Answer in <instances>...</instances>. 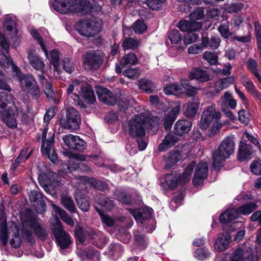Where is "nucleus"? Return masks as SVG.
<instances>
[{
  "mask_svg": "<svg viewBox=\"0 0 261 261\" xmlns=\"http://www.w3.org/2000/svg\"><path fill=\"white\" fill-rule=\"evenodd\" d=\"M138 59L134 53H129L124 56L120 61V64L123 66L133 65L137 64Z\"/></svg>",
  "mask_w": 261,
  "mask_h": 261,
  "instance_id": "a19ab883",
  "label": "nucleus"
},
{
  "mask_svg": "<svg viewBox=\"0 0 261 261\" xmlns=\"http://www.w3.org/2000/svg\"><path fill=\"white\" fill-rule=\"evenodd\" d=\"M199 105L200 100L197 97H195L189 101L185 112V115L189 118L194 117L199 109Z\"/></svg>",
  "mask_w": 261,
  "mask_h": 261,
  "instance_id": "aec40b11",
  "label": "nucleus"
},
{
  "mask_svg": "<svg viewBox=\"0 0 261 261\" xmlns=\"http://www.w3.org/2000/svg\"><path fill=\"white\" fill-rule=\"evenodd\" d=\"M76 200L79 208L83 211L87 212L89 210V203L87 199L76 197Z\"/></svg>",
  "mask_w": 261,
  "mask_h": 261,
  "instance_id": "774afa93",
  "label": "nucleus"
},
{
  "mask_svg": "<svg viewBox=\"0 0 261 261\" xmlns=\"http://www.w3.org/2000/svg\"><path fill=\"white\" fill-rule=\"evenodd\" d=\"M123 74L124 76L128 77L129 79H135L138 77L140 74V71L137 68H129L125 70Z\"/></svg>",
  "mask_w": 261,
  "mask_h": 261,
  "instance_id": "13d9d810",
  "label": "nucleus"
},
{
  "mask_svg": "<svg viewBox=\"0 0 261 261\" xmlns=\"http://www.w3.org/2000/svg\"><path fill=\"white\" fill-rule=\"evenodd\" d=\"M31 226L36 235L39 239L44 240L47 238V233L46 229L41 226L38 223L32 222Z\"/></svg>",
  "mask_w": 261,
  "mask_h": 261,
  "instance_id": "4c0bfd02",
  "label": "nucleus"
},
{
  "mask_svg": "<svg viewBox=\"0 0 261 261\" xmlns=\"http://www.w3.org/2000/svg\"><path fill=\"white\" fill-rule=\"evenodd\" d=\"M203 58L211 65H216L218 62V57L215 53L205 51L203 54Z\"/></svg>",
  "mask_w": 261,
  "mask_h": 261,
  "instance_id": "3c124183",
  "label": "nucleus"
},
{
  "mask_svg": "<svg viewBox=\"0 0 261 261\" xmlns=\"http://www.w3.org/2000/svg\"><path fill=\"white\" fill-rule=\"evenodd\" d=\"M98 203L106 211H110L114 207L113 201L108 198H104L99 199Z\"/></svg>",
  "mask_w": 261,
  "mask_h": 261,
  "instance_id": "6e6d98bb",
  "label": "nucleus"
},
{
  "mask_svg": "<svg viewBox=\"0 0 261 261\" xmlns=\"http://www.w3.org/2000/svg\"><path fill=\"white\" fill-rule=\"evenodd\" d=\"M66 120L61 122L62 126L66 129L75 130L79 128L81 119L79 113L71 107L66 111Z\"/></svg>",
  "mask_w": 261,
  "mask_h": 261,
  "instance_id": "1a4fd4ad",
  "label": "nucleus"
},
{
  "mask_svg": "<svg viewBox=\"0 0 261 261\" xmlns=\"http://www.w3.org/2000/svg\"><path fill=\"white\" fill-rule=\"evenodd\" d=\"M0 227L1 233L0 239L4 245H6L8 242V236L6 229V218L4 213L0 212Z\"/></svg>",
  "mask_w": 261,
  "mask_h": 261,
  "instance_id": "c85d7f7f",
  "label": "nucleus"
},
{
  "mask_svg": "<svg viewBox=\"0 0 261 261\" xmlns=\"http://www.w3.org/2000/svg\"><path fill=\"white\" fill-rule=\"evenodd\" d=\"M79 94H80L84 98L86 99L88 102L90 103H93L95 101V97L94 92L87 83L86 86H83L82 89L80 91Z\"/></svg>",
  "mask_w": 261,
  "mask_h": 261,
  "instance_id": "473e14b6",
  "label": "nucleus"
},
{
  "mask_svg": "<svg viewBox=\"0 0 261 261\" xmlns=\"http://www.w3.org/2000/svg\"><path fill=\"white\" fill-rule=\"evenodd\" d=\"M208 168L207 163L205 162L199 163L196 169L193 178V184L195 186L202 184L207 177Z\"/></svg>",
  "mask_w": 261,
  "mask_h": 261,
  "instance_id": "9d476101",
  "label": "nucleus"
},
{
  "mask_svg": "<svg viewBox=\"0 0 261 261\" xmlns=\"http://www.w3.org/2000/svg\"><path fill=\"white\" fill-rule=\"evenodd\" d=\"M239 216L237 209L231 208L226 210L219 217V220L222 223H227L233 220Z\"/></svg>",
  "mask_w": 261,
  "mask_h": 261,
  "instance_id": "c756f323",
  "label": "nucleus"
},
{
  "mask_svg": "<svg viewBox=\"0 0 261 261\" xmlns=\"http://www.w3.org/2000/svg\"><path fill=\"white\" fill-rule=\"evenodd\" d=\"M51 206L53 210L59 215L60 218L65 223L70 226H73L74 225V221L64 210L54 204H52Z\"/></svg>",
  "mask_w": 261,
  "mask_h": 261,
  "instance_id": "cd10ccee",
  "label": "nucleus"
},
{
  "mask_svg": "<svg viewBox=\"0 0 261 261\" xmlns=\"http://www.w3.org/2000/svg\"><path fill=\"white\" fill-rule=\"evenodd\" d=\"M86 86V82H81L79 80H74L72 84L69 85L67 89V93L68 94H71L74 90L77 91V93L83 88V86Z\"/></svg>",
  "mask_w": 261,
  "mask_h": 261,
  "instance_id": "a18cd8bd",
  "label": "nucleus"
},
{
  "mask_svg": "<svg viewBox=\"0 0 261 261\" xmlns=\"http://www.w3.org/2000/svg\"><path fill=\"white\" fill-rule=\"evenodd\" d=\"M52 7L62 14L80 13L91 8V3L86 0H54Z\"/></svg>",
  "mask_w": 261,
  "mask_h": 261,
  "instance_id": "f03ea898",
  "label": "nucleus"
},
{
  "mask_svg": "<svg viewBox=\"0 0 261 261\" xmlns=\"http://www.w3.org/2000/svg\"><path fill=\"white\" fill-rule=\"evenodd\" d=\"M251 171L254 174L258 175L261 174V161L255 160L250 165Z\"/></svg>",
  "mask_w": 261,
  "mask_h": 261,
  "instance_id": "680f3d73",
  "label": "nucleus"
},
{
  "mask_svg": "<svg viewBox=\"0 0 261 261\" xmlns=\"http://www.w3.org/2000/svg\"><path fill=\"white\" fill-rule=\"evenodd\" d=\"M164 92L167 95H176L180 93H184L181 86H179L176 84H170L166 86L164 88Z\"/></svg>",
  "mask_w": 261,
  "mask_h": 261,
  "instance_id": "58836bf2",
  "label": "nucleus"
},
{
  "mask_svg": "<svg viewBox=\"0 0 261 261\" xmlns=\"http://www.w3.org/2000/svg\"><path fill=\"white\" fill-rule=\"evenodd\" d=\"M234 143L232 138L227 137L213 153V167L218 169L221 163L228 158L234 152Z\"/></svg>",
  "mask_w": 261,
  "mask_h": 261,
  "instance_id": "20e7f679",
  "label": "nucleus"
},
{
  "mask_svg": "<svg viewBox=\"0 0 261 261\" xmlns=\"http://www.w3.org/2000/svg\"><path fill=\"white\" fill-rule=\"evenodd\" d=\"M189 77L191 80H197L201 82H207L210 80V75L207 71L202 68H193L189 73Z\"/></svg>",
  "mask_w": 261,
  "mask_h": 261,
  "instance_id": "2eb2a0df",
  "label": "nucleus"
},
{
  "mask_svg": "<svg viewBox=\"0 0 261 261\" xmlns=\"http://www.w3.org/2000/svg\"><path fill=\"white\" fill-rule=\"evenodd\" d=\"M177 27L182 32L197 31L202 27L201 23L199 22L182 20L178 22Z\"/></svg>",
  "mask_w": 261,
  "mask_h": 261,
  "instance_id": "f3484780",
  "label": "nucleus"
},
{
  "mask_svg": "<svg viewBox=\"0 0 261 261\" xmlns=\"http://www.w3.org/2000/svg\"><path fill=\"white\" fill-rule=\"evenodd\" d=\"M29 198L31 202L37 203L40 202L42 207L44 208L45 206V202L42 199V195L40 192L36 191H31Z\"/></svg>",
  "mask_w": 261,
  "mask_h": 261,
  "instance_id": "49530a36",
  "label": "nucleus"
},
{
  "mask_svg": "<svg viewBox=\"0 0 261 261\" xmlns=\"http://www.w3.org/2000/svg\"><path fill=\"white\" fill-rule=\"evenodd\" d=\"M180 111V106L179 103H175V106L172 108L171 111L166 114L164 116V127L166 130L170 129L171 126L179 114Z\"/></svg>",
  "mask_w": 261,
  "mask_h": 261,
  "instance_id": "ddd939ff",
  "label": "nucleus"
},
{
  "mask_svg": "<svg viewBox=\"0 0 261 261\" xmlns=\"http://www.w3.org/2000/svg\"><path fill=\"white\" fill-rule=\"evenodd\" d=\"M54 134L50 133L46 140H42L41 145V152L43 154H48L54 150Z\"/></svg>",
  "mask_w": 261,
  "mask_h": 261,
  "instance_id": "7c9ffc66",
  "label": "nucleus"
},
{
  "mask_svg": "<svg viewBox=\"0 0 261 261\" xmlns=\"http://www.w3.org/2000/svg\"><path fill=\"white\" fill-rule=\"evenodd\" d=\"M168 38L171 43H178L181 40V34L176 30L170 31L168 32Z\"/></svg>",
  "mask_w": 261,
  "mask_h": 261,
  "instance_id": "864d4df0",
  "label": "nucleus"
},
{
  "mask_svg": "<svg viewBox=\"0 0 261 261\" xmlns=\"http://www.w3.org/2000/svg\"><path fill=\"white\" fill-rule=\"evenodd\" d=\"M257 206L254 202H247L237 208L239 215H249L251 214L254 210L256 209Z\"/></svg>",
  "mask_w": 261,
  "mask_h": 261,
  "instance_id": "c9c22d12",
  "label": "nucleus"
},
{
  "mask_svg": "<svg viewBox=\"0 0 261 261\" xmlns=\"http://www.w3.org/2000/svg\"><path fill=\"white\" fill-rule=\"evenodd\" d=\"M0 64L6 67H9L10 65L12 66V69H13V66L15 65L13 64L11 58L7 57L4 54L0 53Z\"/></svg>",
  "mask_w": 261,
  "mask_h": 261,
  "instance_id": "0e129e2a",
  "label": "nucleus"
},
{
  "mask_svg": "<svg viewBox=\"0 0 261 261\" xmlns=\"http://www.w3.org/2000/svg\"><path fill=\"white\" fill-rule=\"evenodd\" d=\"M179 175L176 172H172L170 174L166 175L165 177V183L167 186L171 189L176 188L178 182Z\"/></svg>",
  "mask_w": 261,
  "mask_h": 261,
  "instance_id": "f704fd0d",
  "label": "nucleus"
},
{
  "mask_svg": "<svg viewBox=\"0 0 261 261\" xmlns=\"http://www.w3.org/2000/svg\"><path fill=\"white\" fill-rule=\"evenodd\" d=\"M27 151L22 150L18 156L16 158L15 162L12 165L11 169L12 170H15V169L19 166V164L23 161L26 160L30 155L31 152L26 156Z\"/></svg>",
  "mask_w": 261,
  "mask_h": 261,
  "instance_id": "603ef678",
  "label": "nucleus"
},
{
  "mask_svg": "<svg viewBox=\"0 0 261 261\" xmlns=\"http://www.w3.org/2000/svg\"><path fill=\"white\" fill-rule=\"evenodd\" d=\"M129 133L133 137H142L145 135V128L153 129L154 133L158 129V124L152 119L146 117L144 115L135 116L128 122Z\"/></svg>",
  "mask_w": 261,
  "mask_h": 261,
  "instance_id": "f257e3e1",
  "label": "nucleus"
},
{
  "mask_svg": "<svg viewBox=\"0 0 261 261\" xmlns=\"http://www.w3.org/2000/svg\"><path fill=\"white\" fill-rule=\"evenodd\" d=\"M97 211L98 212L99 214L101 217V220L102 222L107 226L109 227H112L114 225V220L108 215L104 214L101 212L97 209Z\"/></svg>",
  "mask_w": 261,
  "mask_h": 261,
  "instance_id": "052dcab7",
  "label": "nucleus"
},
{
  "mask_svg": "<svg viewBox=\"0 0 261 261\" xmlns=\"http://www.w3.org/2000/svg\"><path fill=\"white\" fill-rule=\"evenodd\" d=\"M13 71L18 77L22 88L27 91L34 98L37 99L40 95V91L33 76L30 74H22L19 68L16 65L13 66Z\"/></svg>",
  "mask_w": 261,
  "mask_h": 261,
  "instance_id": "39448f33",
  "label": "nucleus"
},
{
  "mask_svg": "<svg viewBox=\"0 0 261 261\" xmlns=\"http://www.w3.org/2000/svg\"><path fill=\"white\" fill-rule=\"evenodd\" d=\"M138 83L139 88L146 92L151 93L154 90V85L149 80L142 79Z\"/></svg>",
  "mask_w": 261,
  "mask_h": 261,
  "instance_id": "c03bdc74",
  "label": "nucleus"
},
{
  "mask_svg": "<svg viewBox=\"0 0 261 261\" xmlns=\"http://www.w3.org/2000/svg\"><path fill=\"white\" fill-rule=\"evenodd\" d=\"M130 213L137 221L143 223V220L150 217L152 213L151 208H140L130 211Z\"/></svg>",
  "mask_w": 261,
  "mask_h": 261,
  "instance_id": "5701e85b",
  "label": "nucleus"
},
{
  "mask_svg": "<svg viewBox=\"0 0 261 261\" xmlns=\"http://www.w3.org/2000/svg\"><path fill=\"white\" fill-rule=\"evenodd\" d=\"M192 123L185 120H179L174 125V133L177 135H182L188 133L191 129Z\"/></svg>",
  "mask_w": 261,
  "mask_h": 261,
  "instance_id": "a211bd4d",
  "label": "nucleus"
},
{
  "mask_svg": "<svg viewBox=\"0 0 261 261\" xmlns=\"http://www.w3.org/2000/svg\"><path fill=\"white\" fill-rule=\"evenodd\" d=\"M195 31H191L185 36L184 41L186 44L192 43L197 40L198 35L195 32Z\"/></svg>",
  "mask_w": 261,
  "mask_h": 261,
  "instance_id": "4d7b16f0",
  "label": "nucleus"
},
{
  "mask_svg": "<svg viewBox=\"0 0 261 261\" xmlns=\"http://www.w3.org/2000/svg\"><path fill=\"white\" fill-rule=\"evenodd\" d=\"M182 158L181 154L178 151L169 152L165 157L166 168H169L175 165Z\"/></svg>",
  "mask_w": 261,
  "mask_h": 261,
  "instance_id": "b1692460",
  "label": "nucleus"
},
{
  "mask_svg": "<svg viewBox=\"0 0 261 261\" xmlns=\"http://www.w3.org/2000/svg\"><path fill=\"white\" fill-rule=\"evenodd\" d=\"M11 227L13 231V237L10 241V244L13 247H19L21 245V239L18 227L16 224L13 223Z\"/></svg>",
  "mask_w": 261,
  "mask_h": 261,
  "instance_id": "e433bc0d",
  "label": "nucleus"
},
{
  "mask_svg": "<svg viewBox=\"0 0 261 261\" xmlns=\"http://www.w3.org/2000/svg\"><path fill=\"white\" fill-rule=\"evenodd\" d=\"M241 81L242 85L245 87L246 90L250 93L256 89L255 86L252 81L247 76L242 75L241 77Z\"/></svg>",
  "mask_w": 261,
  "mask_h": 261,
  "instance_id": "09e8293b",
  "label": "nucleus"
},
{
  "mask_svg": "<svg viewBox=\"0 0 261 261\" xmlns=\"http://www.w3.org/2000/svg\"><path fill=\"white\" fill-rule=\"evenodd\" d=\"M39 80L42 85L43 91L47 98L49 100H54L55 94L53 90L51 83L47 81L42 75H39Z\"/></svg>",
  "mask_w": 261,
  "mask_h": 261,
  "instance_id": "a878e982",
  "label": "nucleus"
},
{
  "mask_svg": "<svg viewBox=\"0 0 261 261\" xmlns=\"http://www.w3.org/2000/svg\"><path fill=\"white\" fill-rule=\"evenodd\" d=\"M248 69L253 73L261 84V76L259 75L257 69V63L253 59H249L246 62Z\"/></svg>",
  "mask_w": 261,
  "mask_h": 261,
  "instance_id": "37998d69",
  "label": "nucleus"
},
{
  "mask_svg": "<svg viewBox=\"0 0 261 261\" xmlns=\"http://www.w3.org/2000/svg\"><path fill=\"white\" fill-rule=\"evenodd\" d=\"M254 257L249 248H238L230 258V261H254Z\"/></svg>",
  "mask_w": 261,
  "mask_h": 261,
  "instance_id": "f8f14e48",
  "label": "nucleus"
},
{
  "mask_svg": "<svg viewBox=\"0 0 261 261\" xmlns=\"http://www.w3.org/2000/svg\"><path fill=\"white\" fill-rule=\"evenodd\" d=\"M64 70L68 73H71L74 71L72 63L68 58H65L62 61Z\"/></svg>",
  "mask_w": 261,
  "mask_h": 261,
  "instance_id": "69168bd1",
  "label": "nucleus"
},
{
  "mask_svg": "<svg viewBox=\"0 0 261 261\" xmlns=\"http://www.w3.org/2000/svg\"><path fill=\"white\" fill-rule=\"evenodd\" d=\"M75 28L81 35L90 37L95 36L100 31L101 25L100 22L86 19L76 23Z\"/></svg>",
  "mask_w": 261,
  "mask_h": 261,
  "instance_id": "0eeeda50",
  "label": "nucleus"
},
{
  "mask_svg": "<svg viewBox=\"0 0 261 261\" xmlns=\"http://www.w3.org/2000/svg\"><path fill=\"white\" fill-rule=\"evenodd\" d=\"M210 254L209 251L204 248L197 249L194 253V256L199 260H203L206 258Z\"/></svg>",
  "mask_w": 261,
  "mask_h": 261,
  "instance_id": "e2e57ef3",
  "label": "nucleus"
},
{
  "mask_svg": "<svg viewBox=\"0 0 261 261\" xmlns=\"http://www.w3.org/2000/svg\"><path fill=\"white\" fill-rule=\"evenodd\" d=\"M50 62L54 67L55 71L54 75L58 76L59 73V61L60 53L57 50L53 49L50 52Z\"/></svg>",
  "mask_w": 261,
  "mask_h": 261,
  "instance_id": "72a5a7b5",
  "label": "nucleus"
},
{
  "mask_svg": "<svg viewBox=\"0 0 261 261\" xmlns=\"http://www.w3.org/2000/svg\"><path fill=\"white\" fill-rule=\"evenodd\" d=\"M61 203L71 213L75 212L76 207L73 199L66 193L61 194Z\"/></svg>",
  "mask_w": 261,
  "mask_h": 261,
  "instance_id": "2f4dec72",
  "label": "nucleus"
},
{
  "mask_svg": "<svg viewBox=\"0 0 261 261\" xmlns=\"http://www.w3.org/2000/svg\"><path fill=\"white\" fill-rule=\"evenodd\" d=\"M218 30L221 35L225 38H228L231 35L228 22L221 23Z\"/></svg>",
  "mask_w": 261,
  "mask_h": 261,
  "instance_id": "8fccbe9b",
  "label": "nucleus"
},
{
  "mask_svg": "<svg viewBox=\"0 0 261 261\" xmlns=\"http://www.w3.org/2000/svg\"><path fill=\"white\" fill-rule=\"evenodd\" d=\"M231 239L228 232L219 234L214 244L215 249L217 251H223L228 247L231 241Z\"/></svg>",
  "mask_w": 261,
  "mask_h": 261,
  "instance_id": "4468645a",
  "label": "nucleus"
},
{
  "mask_svg": "<svg viewBox=\"0 0 261 261\" xmlns=\"http://www.w3.org/2000/svg\"><path fill=\"white\" fill-rule=\"evenodd\" d=\"M221 114L216 111L215 105L206 107L202 112L199 121V127L202 130H206L214 120L220 119Z\"/></svg>",
  "mask_w": 261,
  "mask_h": 261,
  "instance_id": "6e6552de",
  "label": "nucleus"
},
{
  "mask_svg": "<svg viewBox=\"0 0 261 261\" xmlns=\"http://www.w3.org/2000/svg\"><path fill=\"white\" fill-rule=\"evenodd\" d=\"M226 103L232 109H234L237 106V101L232 97V95L230 92L227 91L224 93V95L222 97L219 101V103L223 111H225L226 108Z\"/></svg>",
  "mask_w": 261,
  "mask_h": 261,
  "instance_id": "393cba45",
  "label": "nucleus"
},
{
  "mask_svg": "<svg viewBox=\"0 0 261 261\" xmlns=\"http://www.w3.org/2000/svg\"><path fill=\"white\" fill-rule=\"evenodd\" d=\"M99 98L108 105H113L115 103V98L113 93L107 89L99 87L97 90Z\"/></svg>",
  "mask_w": 261,
  "mask_h": 261,
  "instance_id": "dca6fc26",
  "label": "nucleus"
},
{
  "mask_svg": "<svg viewBox=\"0 0 261 261\" xmlns=\"http://www.w3.org/2000/svg\"><path fill=\"white\" fill-rule=\"evenodd\" d=\"M31 34L32 37L38 42L40 44L41 49L44 51L45 56L48 58V54L46 47L44 44L42 38L40 36L38 31L36 30L33 29L31 31Z\"/></svg>",
  "mask_w": 261,
  "mask_h": 261,
  "instance_id": "de8ad7c7",
  "label": "nucleus"
},
{
  "mask_svg": "<svg viewBox=\"0 0 261 261\" xmlns=\"http://www.w3.org/2000/svg\"><path fill=\"white\" fill-rule=\"evenodd\" d=\"M11 99L9 94L4 92L0 93V116L9 128H13L17 127V121L13 110L8 107V103Z\"/></svg>",
  "mask_w": 261,
  "mask_h": 261,
  "instance_id": "7ed1b4c3",
  "label": "nucleus"
},
{
  "mask_svg": "<svg viewBox=\"0 0 261 261\" xmlns=\"http://www.w3.org/2000/svg\"><path fill=\"white\" fill-rule=\"evenodd\" d=\"M204 15L203 11L201 8H198L194 11L190 15L191 20L195 21L196 20L201 19Z\"/></svg>",
  "mask_w": 261,
  "mask_h": 261,
  "instance_id": "338daca9",
  "label": "nucleus"
},
{
  "mask_svg": "<svg viewBox=\"0 0 261 261\" xmlns=\"http://www.w3.org/2000/svg\"><path fill=\"white\" fill-rule=\"evenodd\" d=\"M196 166V163L192 162L189 164L186 168L184 172L182 173V176L180 177L179 180L183 182L186 183L188 181L193 171L194 168Z\"/></svg>",
  "mask_w": 261,
  "mask_h": 261,
  "instance_id": "79ce46f5",
  "label": "nucleus"
},
{
  "mask_svg": "<svg viewBox=\"0 0 261 261\" xmlns=\"http://www.w3.org/2000/svg\"><path fill=\"white\" fill-rule=\"evenodd\" d=\"M102 63L101 56L95 53H88L84 57V64L89 69H97Z\"/></svg>",
  "mask_w": 261,
  "mask_h": 261,
  "instance_id": "9b49d317",
  "label": "nucleus"
},
{
  "mask_svg": "<svg viewBox=\"0 0 261 261\" xmlns=\"http://www.w3.org/2000/svg\"><path fill=\"white\" fill-rule=\"evenodd\" d=\"M80 183L84 184H89L92 186L95 189L105 191L108 188V186L106 184L101 181H97L93 178H89L86 176H81L79 178Z\"/></svg>",
  "mask_w": 261,
  "mask_h": 261,
  "instance_id": "412c9836",
  "label": "nucleus"
},
{
  "mask_svg": "<svg viewBox=\"0 0 261 261\" xmlns=\"http://www.w3.org/2000/svg\"><path fill=\"white\" fill-rule=\"evenodd\" d=\"M178 141V138L171 134L167 135L160 145L159 149L161 151H164L169 148L171 147Z\"/></svg>",
  "mask_w": 261,
  "mask_h": 261,
  "instance_id": "bb28decb",
  "label": "nucleus"
},
{
  "mask_svg": "<svg viewBox=\"0 0 261 261\" xmlns=\"http://www.w3.org/2000/svg\"><path fill=\"white\" fill-rule=\"evenodd\" d=\"M50 223L51 230L59 246L63 249L67 248L71 243V237L64 230L59 218L54 216Z\"/></svg>",
  "mask_w": 261,
  "mask_h": 261,
  "instance_id": "423d86ee",
  "label": "nucleus"
},
{
  "mask_svg": "<svg viewBox=\"0 0 261 261\" xmlns=\"http://www.w3.org/2000/svg\"><path fill=\"white\" fill-rule=\"evenodd\" d=\"M253 150L251 146L243 142L240 144L239 159L241 161H248L250 159Z\"/></svg>",
  "mask_w": 261,
  "mask_h": 261,
  "instance_id": "4be33fe9",
  "label": "nucleus"
},
{
  "mask_svg": "<svg viewBox=\"0 0 261 261\" xmlns=\"http://www.w3.org/2000/svg\"><path fill=\"white\" fill-rule=\"evenodd\" d=\"M28 58L30 64L36 70L42 71L44 69V61L39 56L32 51H30L28 53Z\"/></svg>",
  "mask_w": 261,
  "mask_h": 261,
  "instance_id": "6ab92c4d",
  "label": "nucleus"
},
{
  "mask_svg": "<svg viewBox=\"0 0 261 261\" xmlns=\"http://www.w3.org/2000/svg\"><path fill=\"white\" fill-rule=\"evenodd\" d=\"M77 136H74L71 134H68L63 136V140L67 147L70 149H72L74 145L75 140H76V138H78Z\"/></svg>",
  "mask_w": 261,
  "mask_h": 261,
  "instance_id": "5fc2aeb1",
  "label": "nucleus"
},
{
  "mask_svg": "<svg viewBox=\"0 0 261 261\" xmlns=\"http://www.w3.org/2000/svg\"><path fill=\"white\" fill-rule=\"evenodd\" d=\"M133 29L137 34H142L147 30L146 24L142 21H137L133 24Z\"/></svg>",
  "mask_w": 261,
  "mask_h": 261,
  "instance_id": "bf43d9fd",
  "label": "nucleus"
},
{
  "mask_svg": "<svg viewBox=\"0 0 261 261\" xmlns=\"http://www.w3.org/2000/svg\"><path fill=\"white\" fill-rule=\"evenodd\" d=\"M140 45V41L132 38H126L124 39L122 46L124 50L135 49Z\"/></svg>",
  "mask_w": 261,
  "mask_h": 261,
  "instance_id": "ea45409f",
  "label": "nucleus"
}]
</instances>
